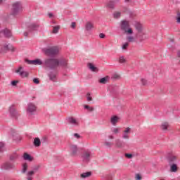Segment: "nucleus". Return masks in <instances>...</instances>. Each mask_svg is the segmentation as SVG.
<instances>
[{
    "instance_id": "obj_4",
    "label": "nucleus",
    "mask_w": 180,
    "mask_h": 180,
    "mask_svg": "<svg viewBox=\"0 0 180 180\" xmlns=\"http://www.w3.org/2000/svg\"><path fill=\"white\" fill-rule=\"evenodd\" d=\"M50 58H47L44 59V60H41V59H35V60H25V62L27 64H29L30 65H44V67H46V68H50L49 65L46 64V61Z\"/></svg>"
},
{
    "instance_id": "obj_53",
    "label": "nucleus",
    "mask_w": 180,
    "mask_h": 180,
    "mask_svg": "<svg viewBox=\"0 0 180 180\" xmlns=\"http://www.w3.org/2000/svg\"><path fill=\"white\" fill-rule=\"evenodd\" d=\"M108 137L110 140H114L115 139V136L113 135H108Z\"/></svg>"
},
{
    "instance_id": "obj_33",
    "label": "nucleus",
    "mask_w": 180,
    "mask_h": 180,
    "mask_svg": "<svg viewBox=\"0 0 180 180\" xmlns=\"http://www.w3.org/2000/svg\"><path fill=\"white\" fill-rule=\"evenodd\" d=\"M109 81V77L106 76L105 77H103L98 80V82L100 84H108Z\"/></svg>"
},
{
    "instance_id": "obj_41",
    "label": "nucleus",
    "mask_w": 180,
    "mask_h": 180,
    "mask_svg": "<svg viewBox=\"0 0 180 180\" xmlns=\"http://www.w3.org/2000/svg\"><path fill=\"white\" fill-rule=\"evenodd\" d=\"M105 180H112V178H113V174L109 173L105 175Z\"/></svg>"
},
{
    "instance_id": "obj_6",
    "label": "nucleus",
    "mask_w": 180,
    "mask_h": 180,
    "mask_svg": "<svg viewBox=\"0 0 180 180\" xmlns=\"http://www.w3.org/2000/svg\"><path fill=\"white\" fill-rule=\"evenodd\" d=\"M37 112V105L34 103H29L26 108V112L28 116H33Z\"/></svg>"
},
{
    "instance_id": "obj_46",
    "label": "nucleus",
    "mask_w": 180,
    "mask_h": 180,
    "mask_svg": "<svg viewBox=\"0 0 180 180\" xmlns=\"http://www.w3.org/2000/svg\"><path fill=\"white\" fill-rule=\"evenodd\" d=\"M125 157L130 160V159L133 158V154H131V153H125Z\"/></svg>"
},
{
    "instance_id": "obj_49",
    "label": "nucleus",
    "mask_w": 180,
    "mask_h": 180,
    "mask_svg": "<svg viewBox=\"0 0 180 180\" xmlns=\"http://www.w3.org/2000/svg\"><path fill=\"white\" fill-rule=\"evenodd\" d=\"M141 82L142 85H147V80L146 79H141Z\"/></svg>"
},
{
    "instance_id": "obj_22",
    "label": "nucleus",
    "mask_w": 180,
    "mask_h": 180,
    "mask_svg": "<svg viewBox=\"0 0 180 180\" xmlns=\"http://www.w3.org/2000/svg\"><path fill=\"white\" fill-rule=\"evenodd\" d=\"M27 180H33V176H34V172L29 170L25 173Z\"/></svg>"
},
{
    "instance_id": "obj_32",
    "label": "nucleus",
    "mask_w": 180,
    "mask_h": 180,
    "mask_svg": "<svg viewBox=\"0 0 180 180\" xmlns=\"http://www.w3.org/2000/svg\"><path fill=\"white\" fill-rule=\"evenodd\" d=\"M169 165H170L171 172H176V171L178 170V167L176 166V163H173V164Z\"/></svg>"
},
{
    "instance_id": "obj_1",
    "label": "nucleus",
    "mask_w": 180,
    "mask_h": 180,
    "mask_svg": "<svg viewBox=\"0 0 180 180\" xmlns=\"http://www.w3.org/2000/svg\"><path fill=\"white\" fill-rule=\"evenodd\" d=\"M45 64L49 67V70H56L57 67L70 68L68 66V60H67L65 58H60L59 59L50 58L46 60Z\"/></svg>"
},
{
    "instance_id": "obj_16",
    "label": "nucleus",
    "mask_w": 180,
    "mask_h": 180,
    "mask_svg": "<svg viewBox=\"0 0 180 180\" xmlns=\"http://www.w3.org/2000/svg\"><path fill=\"white\" fill-rule=\"evenodd\" d=\"M176 161H178V157H176L175 155L172 154L167 157V162L169 165L172 164H176Z\"/></svg>"
},
{
    "instance_id": "obj_35",
    "label": "nucleus",
    "mask_w": 180,
    "mask_h": 180,
    "mask_svg": "<svg viewBox=\"0 0 180 180\" xmlns=\"http://www.w3.org/2000/svg\"><path fill=\"white\" fill-rule=\"evenodd\" d=\"M27 167H28L27 164V163H24L22 165V168L21 172L22 174H26L27 172Z\"/></svg>"
},
{
    "instance_id": "obj_56",
    "label": "nucleus",
    "mask_w": 180,
    "mask_h": 180,
    "mask_svg": "<svg viewBox=\"0 0 180 180\" xmlns=\"http://www.w3.org/2000/svg\"><path fill=\"white\" fill-rule=\"evenodd\" d=\"M4 147H5V145H4L3 143L0 142V148H1V150H2L4 148Z\"/></svg>"
},
{
    "instance_id": "obj_51",
    "label": "nucleus",
    "mask_w": 180,
    "mask_h": 180,
    "mask_svg": "<svg viewBox=\"0 0 180 180\" xmlns=\"http://www.w3.org/2000/svg\"><path fill=\"white\" fill-rule=\"evenodd\" d=\"M98 37L100 39H105V37H106V35H105V34L103 33H101L99 34Z\"/></svg>"
},
{
    "instance_id": "obj_58",
    "label": "nucleus",
    "mask_w": 180,
    "mask_h": 180,
    "mask_svg": "<svg viewBox=\"0 0 180 180\" xmlns=\"http://www.w3.org/2000/svg\"><path fill=\"white\" fill-rule=\"evenodd\" d=\"M177 56H178V57H180V51H178Z\"/></svg>"
},
{
    "instance_id": "obj_12",
    "label": "nucleus",
    "mask_w": 180,
    "mask_h": 180,
    "mask_svg": "<svg viewBox=\"0 0 180 180\" xmlns=\"http://www.w3.org/2000/svg\"><path fill=\"white\" fill-rule=\"evenodd\" d=\"M2 167L4 169H6L8 171L11 169H16V166L14 163L11 162H6L5 163L3 164Z\"/></svg>"
},
{
    "instance_id": "obj_26",
    "label": "nucleus",
    "mask_w": 180,
    "mask_h": 180,
    "mask_svg": "<svg viewBox=\"0 0 180 180\" xmlns=\"http://www.w3.org/2000/svg\"><path fill=\"white\" fill-rule=\"evenodd\" d=\"M85 29L87 32H91V30H92V29H94V23L91 22H87L85 24Z\"/></svg>"
},
{
    "instance_id": "obj_24",
    "label": "nucleus",
    "mask_w": 180,
    "mask_h": 180,
    "mask_svg": "<svg viewBox=\"0 0 180 180\" xmlns=\"http://www.w3.org/2000/svg\"><path fill=\"white\" fill-rule=\"evenodd\" d=\"M116 4H119V0H110L107 6L108 8H110V9H113V8H115V5H116Z\"/></svg>"
},
{
    "instance_id": "obj_55",
    "label": "nucleus",
    "mask_w": 180,
    "mask_h": 180,
    "mask_svg": "<svg viewBox=\"0 0 180 180\" xmlns=\"http://www.w3.org/2000/svg\"><path fill=\"white\" fill-rule=\"evenodd\" d=\"M71 28H72V29H75V22H72V24H71Z\"/></svg>"
},
{
    "instance_id": "obj_7",
    "label": "nucleus",
    "mask_w": 180,
    "mask_h": 180,
    "mask_svg": "<svg viewBox=\"0 0 180 180\" xmlns=\"http://www.w3.org/2000/svg\"><path fill=\"white\" fill-rule=\"evenodd\" d=\"M91 158H92V152L89 150H84L82 154V160L86 164L91 161Z\"/></svg>"
},
{
    "instance_id": "obj_30",
    "label": "nucleus",
    "mask_w": 180,
    "mask_h": 180,
    "mask_svg": "<svg viewBox=\"0 0 180 180\" xmlns=\"http://www.w3.org/2000/svg\"><path fill=\"white\" fill-rule=\"evenodd\" d=\"M34 147H40L41 146V141L39 138H35L33 141Z\"/></svg>"
},
{
    "instance_id": "obj_27",
    "label": "nucleus",
    "mask_w": 180,
    "mask_h": 180,
    "mask_svg": "<svg viewBox=\"0 0 180 180\" xmlns=\"http://www.w3.org/2000/svg\"><path fill=\"white\" fill-rule=\"evenodd\" d=\"M103 146L105 147V148H112L113 146V142L108 140H105L103 142Z\"/></svg>"
},
{
    "instance_id": "obj_20",
    "label": "nucleus",
    "mask_w": 180,
    "mask_h": 180,
    "mask_svg": "<svg viewBox=\"0 0 180 180\" xmlns=\"http://www.w3.org/2000/svg\"><path fill=\"white\" fill-rule=\"evenodd\" d=\"M119 120H120V117H119L117 115H113L110 118V123L112 124V126H116Z\"/></svg>"
},
{
    "instance_id": "obj_19",
    "label": "nucleus",
    "mask_w": 180,
    "mask_h": 180,
    "mask_svg": "<svg viewBox=\"0 0 180 180\" xmlns=\"http://www.w3.org/2000/svg\"><path fill=\"white\" fill-rule=\"evenodd\" d=\"M116 148H123L124 147V142L120 139H116L115 141Z\"/></svg>"
},
{
    "instance_id": "obj_9",
    "label": "nucleus",
    "mask_w": 180,
    "mask_h": 180,
    "mask_svg": "<svg viewBox=\"0 0 180 180\" xmlns=\"http://www.w3.org/2000/svg\"><path fill=\"white\" fill-rule=\"evenodd\" d=\"M21 8H22V4H20V2L14 3L13 4L12 15H18Z\"/></svg>"
},
{
    "instance_id": "obj_43",
    "label": "nucleus",
    "mask_w": 180,
    "mask_h": 180,
    "mask_svg": "<svg viewBox=\"0 0 180 180\" xmlns=\"http://www.w3.org/2000/svg\"><path fill=\"white\" fill-rule=\"evenodd\" d=\"M112 79H120V75L117 73H115L112 75Z\"/></svg>"
},
{
    "instance_id": "obj_57",
    "label": "nucleus",
    "mask_w": 180,
    "mask_h": 180,
    "mask_svg": "<svg viewBox=\"0 0 180 180\" xmlns=\"http://www.w3.org/2000/svg\"><path fill=\"white\" fill-rule=\"evenodd\" d=\"M48 15H49V18H53V16H54L52 13H49Z\"/></svg>"
},
{
    "instance_id": "obj_23",
    "label": "nucleus",
    "mask_w": 180,
    "mask_h": 180,
    "mask_svg": "<svg viewBox=\"0 0 180 180\" xmlns=\"http://www.w3.org/2000/svg\"><path fill=\"white\" fill-rule=\"evenodd\" d=\"M1 33L5 36V37H11L12 36V32L8 29H4L1 30Z\"/></svg>"
},
{
    "instance_id": "obj_3",
    "label": "nucleus",
    "mask_w": 180,
    "mask_h": 180,
    "mask_svg": "<svg viewBox=\"0 0 180 180\" xmlns=\"http://www.w3.org/2000/svg\"><path fill=\"white\" fill-rule=\"evenodd\" d=\"M120 30L125 33V34H133V30L130 27V21L123 20L120 24Z\"/></svg>"
},
{
    "instance_id": "obj_50",
    "label": "nucleus",
    "mask_w": 180,
    "mask_h": 180,
    "mask_svg": "<svg viewBox=\"0 0 180 180\" xmlns=\"http://www.w3.org/2000/svg\"><path fill=\"white\" fill-rule=\"evenodd\" d=\"M87 101L91 102L92 101V97H91V94L89 93L87 94Z\"/></svg>"
},
{
    "instance_id": "obj_11",
    "label": "nucleus",
    "mask_w": 180,
    "mask_h": 180,
    "mask_svg": "<svg viewBox=\"0 0 180 180\" xmlns=\"http://www.w3.org/2000/svg\"><path fill=\"white\" fill-rule=\"evenodd\" d=\"M8 112L12 117H14V119H17L18 116H19V112H18V110L15 108V105H12L8 108Z\"/></svg>"
},
{
    "instance_id": "obj_18",
    "label": "nucleus",
    "mask_w": 180,
    "mask_h": 180,
    "mask_svg": "<svg viewBox=\"0 0 180 180\" xmlns=\"http://www.w3.org/2000/svg\"><path fill=\"white\" fill-rule=\"evenodd\" d=\"M70 152H71V155H73L74 157H75V155L78 154V146H77V145H71Z\"/></svg>"
},
{
    "instance_id": "obj_14",
    "label": "nucleus",
    "mask_w": 180,
    "mask_h": 180,
    "mask_svg": "<svg viewBox=\"0 0 180 180\" xmlns=\"http://www.w3.org/2000/svg\"><path fill=\"white\" fill-rule=\"evenodd\" d=\"M130 133H131V128H125V129L122 131V139L124 140H129V139H130Z\"/></svg>"
},
{
    "instance_id": "obj_42",
    "label": "nucleus",
    "mask_w": 180,
    "mask_h": 180,
    "mask_svg": "<svg viewBox=\"0 0 180 180\" xmlns=\"http://www.w3.org/2000/svg\"><path fill=\"white\" fill-rule=\"evenodd\" d=\"M58 30H60V26L56 25L53 27V33L56 34L58 33Z\"/></svg>"
},
{
    "instance_id": "obj_31",
    "label": "nucleus",
    "mask_w": 180,
    "mask_h": 180,
    "mask_svg": "<svg viewBox=\"0 0 180 180\" xmlns=\"http://www.w3.org/2000/svg\"><path fill=\"white\" fill-rule=\"evenodd\" d=\"M19 158V155L16 153H13L10 155V161H16Z\"/></svg>"
},
{
    "instance_id": "obj_39",
    "label": "nucleus",
    "mask_w": 180,
    "mask_h": 180,
    "mask_svg": "<svg viewBox=\"0 0 180 180\" xmlns=\"http://www.w3.org/2000/svg\"><path fill=\"white\" fill-rule=\"evenodd\" d=\"M72 139H76L77 140H79L81 139V135L77 133H75L72 134Z\"/></svg>"
},
{
    "instance_id": "obj_13",
    "label": "nucleus",
    "mask_w": 180,
    "mask_h": 180,
    "mask_svg": "<svg viewBox=\"0 0 180 180\" xmlns=\"http://www.w3.org/2000/svg\"><path fill=\"white\" fill-rule=\"evenodd\" d=\"M67 121H68V123H69V124H71V126H73V127H77L79 126V121H78V120L72 117H70L67 118Z\"/></svg>"
},
{
    "instance_id": "obj_21",
    "label": "nucleus",
    "mask_w": 180,
    "mask_h": 180,
    "mask_svg": "<svg viewBox=\"0 0 180 180\" xmlns=\"http://www.w3.org/2000/svg\"><path fill=\"white\" fill-rule=\"evenodd\" d=\"M110 131L112 134L117 136V134H120V131H122V128L120 127H112L110 129Z\"/></svg>"
},
{
    "instance_id": "obj_36",
    "label": "nucleus",
    "mask_w": 180,
    "mask_h": 180,
    "mask_svg": "<svg viewBox=\"0 0 180 180\" xmlns=\"http://www.w3.org/2000/svg\"><path fill=\"white\" fill-rule=\"evenodd\" d=\"M127 41H128L129 43H134V41H136V39L133 36H127Z\"/></svg>"
},
{
    "instance_id": "obj_5",
    "label": "nucleus",
    "mask_w": 180,
    "mask_h": 180,
    "mask_svg": "<svg viewBox=\"0 0 180 180\" xmlns=\"http://www.w3.org/2000/svg\"><path fill=\"white\" fill-rule=\"evenodd\" d=\"M134 27L137 32V36L139 37V38L141 39V40H143V39H141V36L146 35V31H144L143 25L139 22L135 21L134 23Z\"/></svg>"
},
{
    "instance_id": "obj_17",
    "label": "nucleus",
    "mask_w": 180,
    "mask_h": 180,
    "mask_svg": "<svg viewBox=\"0 0 180 180\" xmlns=\"http://www.w3.org/2000/svg\"><path fill=\"white\" fill-rule=\"evenodd\" d=\"M87 67L91 72H99V68H98L94 63H89L87 64Z\"/></svg>"
},
{
    "instance_id": "obj_59",
    "label": "nucleus",
    "mask_w": 180,
    "mask_h": 180,
    "mask_svg": "<svg viewBox=\"0 0 180 180\" xmlns=\"http://www.w3.org/2000/svg\"><path fill=\"white\" fill-rule=\"evenodd\" d=\"M125 1V2H129V1H130V0H124Z\"/></svg>"
},
{
    "instance_id": "obj_10",
    "label": "nucleus",
    "mask_w": 180,
    "mask_h": 180,
    "mask_svg": "<svg viewBox=\"0 0 180 180\" xmlns=\"http://www.w3.org/2000/svg\"><path fill=\"white\" fill-rule=\"evenodd\" d=\"M37 27H39V25L36 23H32L28 25V32H25L24 33V36H25V37H27L30 34V32L37 30Z\"/></svg>"
},
{
    "instance_id": "obj_38",
    "label": "nucleus",
    "mask_w": 180,
    "mask_h": 180,
    "mask_svg": "<svg viewBox=\"0 0 180 180\" xmlns=\"http://www.w3.org/2000/svg\"><path fill=\"white\" fill-rule=\"evenodd\" d=\"M84 109H86L87 110H89V112H94V110H95V108H94V107H90L88 105H84Z\"/></svg>"
},
{
    "instance_id": "obj_47",
    "label": "nucleus",
    "mask_w": 180,
    "mask_h": 180,
    "mask_svg": "<svg viewBox=\"0 0 180 180\" xmlns=\"http://www.w3.org/2000/svg\"><path fill=\"white\" fill-rule=\"evenodd\" d=\"M128 46H129V43L126 42L122 45V50H126V49H127Z\"/></svg>"
},
{
    "instance_id": "obj_15",
    "label": "nucleus",
    "mask_w": 180,
    "mask_h": 180,
    "mask_svg": "<svg viewBox=\"0 0 180 180\" xmlns=\"http://www.w3.org/2000/svg\"><path fill=\"white\" fill-rule=\"evenodd\" d=\"M7 51H15V48L11 44H5L2 48L1 53H6Z\"/></svg>"
},
{
    "instance_id": "obj_25",
    "label": "nucleus",
    "mask_w": 180,
    "mask_h": 180,
    "mask_svg": "<svg viewBox=\"0 0 180 180\" xmlns=\"http://www.w3.org/2000/svg\"><path fill=\"white\" fill-rule=\"evenodd\" d=\"M57 73L56 72H50L49 74V77L51 79V81L56 82L57 79Z\"/></svg>"
},
{
    "instance_id": "obj_29",
    "label": "nucleus",
    "mask_w": 180,
    "mask_h": 180,
    "mask_svg": "<svg viewBox=\"0 0 180 180\" xmlns=\"http://www.w3.org/2000/svg\"><path fill=\"white\" fill-rule=\"evenodd\" d=\"M22 158H23V160H25V161H30V162L33 161V158L27 153H24Z\"/></svg>"
},
{
    "instance_id": "obj_52",
    "label": "nucleus",
    "mask_w": 180,
    "mask_h": 180,
    "mask_svg": "<svg viewBox=\"0 0 180 180\" xmlns=\"http://www.w3.org/2000/svg\"><path fill=\"white\" fill-rule=\"evenodd\" d=\"M18 84V81H12L11 82V85L13 86H16V84Z\"/></svg>"
},
{
    "instance_id": "obj_44",
    "label": "nucleus",
    "mask_w": 180,
    "mask_h": 180,
    "mask_svg": "<svg viewBox=\"0 0 180 180\" xmlns=\"http://www.w3.org/2000/svg\"><path fill=\"white\" fill-rule=\"evenodd\" d=\"M39 169H40V166L39 165H37V166H34L32 168V170H31V171H33L34 174H36L37 171H39Z\"/></svg>"
},
{
    "instance_id": "obj_2",
    "label": "nucleus",
    "mask_w": 180,
    "mask_h": 180,
    "mask_svg": "<svg viewBox=\"0 0 180 180\" xmlns=\"http://www.w3.org/2000/svg\"><path fill=\"white\" fill-rule=\"evenodd\" d=\"M42 51L48 57H55V56H57L60 53V48L57 46L43 48Z\"/></svg>"
},
{
    "instance_id": "obj_37",
    "label": "nucleus",
    "mask_w": 180,
    "mask_h": 180,
    "mask_svg": "<svg viewBox=\"0 0 180 180\" xmlns=\"http://www.w3.org/2000/svg\"><path fill=\"white\" fill-rule=\"evenodd\" d=\"M120 16H122V13L119 11H116L115 13H113V17L115 18V19H119Z\"/></svg>"
},
{
    "instance_id": "obj_60",
    "label": "nucleus",
    "mask_w": 180,
    "mask_h": 180,
    "mask_svg": "<svg viewBox=\"0 0 180 180\" xmlns=\"http://www.w3.org/2000/svg\"><path fill=\"white\" fill-rule=\"evenodd\" d=\"M2 1H3V0H0V4H1V2H2Z\"/></svg>"
},
{
    "instance_id": "obj_8",
    "label": "nucleus",
    "mask_w": 180,
    "mask_h": 180,
    "mask_svg": "<svg viewBox=\"0 0 180 180\" xmlns=\"http://www.w3.org/2000/svg\"><path fill=\"white\" fill-rule=\"evenodd\" d=\"M15 72L18 74L21 78H27V77H29V72L24 71L23 67L22 66H20L18 69H16Z\"/></svg>"
},
{
    "instance_id": "obj_40",
    "label": "nucleus",
    "mask_w": 180,
    "mask_h": 180,
    "mask_svg": "<svg viewBox=\"0 0 180 180\" xmlns=\"http://www.w3.org/2000/svg\"><path fill=\"white\" fill-rule=\"evenodd\" d=\"M119 63L120 64H124V63H126V58H124V56H120Z\"/></svg>"
},
{
    "instance_id": "obj_54",
    "label": "nucleus",
    "mask_w": 180,
    "mask_h": 180,
    "mask_svg": "<svg viewBox=\"0 0 180 180\" xmlns=\"http://www.w3.org/2000/svg\"><path fill=\"white\" fill-rule=\"evenodd\" d=\"M136 180H141V176H140V174H136Z\"/></svg>"
},
{
    "instance_id": "obj_34",
    "label": "nucleus",
    "mask_w": 180,
    "mask_h": 180,
    "mask_svg": "<svg viewBox=\"0 0 180 180\" xmlns=\"http://www.w3.org/2000/svg\"><path fill=\"white\" fill-rule=\"evenodd\" d=\"M169 126V124H168V122H163L161 124V129L162 130H168V127Z\"/></svg>"
},
{
    "instance_id": "obj_48",
    "label": "nucleus",
    "mask_w": 180,
    "mask_h": 180,
    "mask_svg": "<svg viewBox=\"0 0 180 180\" xmlns=\"http://www.w3.org/2000/svg\"><path fill=\"white\" fill-rule=\"evenodd\" d=\"M176 20L177 23H180V13H177V15L176 16Z\"/></svg>"
},
{
    "instance_id": "obj_45",
    "label": "nucleus",
    "mask_w": 180,
    "mask_h": 180,
    "mask_svg": "<svg viewBox=\"0 0 180 180\" xmlns=\"http://www.w3.org/2000/svg\"><path fill=\"white\" fill-rule=\"evenodd\" d=\"M33 82H34V84H36L37 85H39V84H40V80H39L38 78H34L33 79Z\"/></svg>"
},
{
    "instance_id": "obj_28",
    "label": "nucleus",
    "mask_w": 180,
    "mask_h": 180,
    "mask_svg": "<svg viewBox=\"0 0 180 180\" xmlns=\"http://www.w3.org/2000/svg\"><path fill=\"white\" fill-rule=\"evenodd\" d=\"M91 175H92V172H86L81 174L80 178H82V179H86V178H89V176H91Z\"/></svg>"
}]
</instances>
